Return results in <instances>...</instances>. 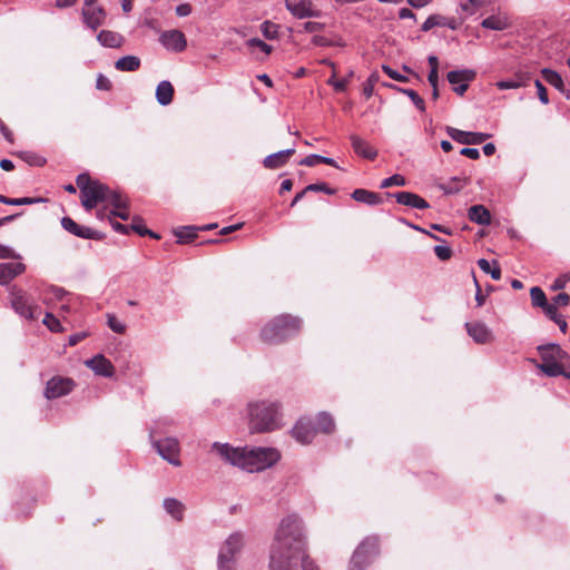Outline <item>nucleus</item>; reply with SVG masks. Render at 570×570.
I'll use <instances>...</instances> for the list:
<instances>
[{
	"instance_id": "1",
	"label": "nucleus",
	"mask_w": 570,
	"mask_h": 570,
	"mask_svg": "<svg viewBox=\"0 0 570 570\" xmlns=\"http://www.w3.org/2000/svg\"><path fill=\"white\" fill-rule=\"evenodd\" d=\"M271 570H320L308 554L302 519L296 514L283 518L275 532L269 553Z\"/></svg>"
},
{
	"instance_id": "2",
	"label": "nucleus",
	"mask_w": 570,
	"mask_h": 570,
	"mask_svg": "<svg viewBox=\"0 0 570 570\" xmlns=\"http://www.w3.org/2000/svg\"><path fill=\"white\" fill-rule=\"evenodd\" d=\"M212 451L226 463L250 473L266 470L281 459V453L275 448H234L228 443L214 442Z\"/></svg>"
},
{
	"instance_id": "3",
	"label": "nucleus",
	"mask_w": 570,
	"mask_h": 570,
	"mask_svg": "<svg viewBox=\"0 0 570 570\" xmlns=\"http://www.w3.org/2000/svg\"><path fill=\"white\" fill-rule=\"evenodd\" d=\"M81 194V205L86 210H91L100 202H107L115 208L126 207V199L117 190L92 180L88 174H79L76 179Z\"/></svg>"
},
{
	"instance_id": "4",
	"label": "nucleus",
	"mask_w": 570,
	"mask_h": 570,
	"mask_svg": "<svg viewBox=\"0 0 570 570\" xmlns=\"http://www.w3.org/2000/svg\"><path fill=\"white\" fill-rule=\"evenodd\" d=\"M248 415L252 433H265L279 428V405L276 402H252L248 404Z\"/></svg>"
},
{
	"instance_id": "5",
	"label": "nucleus",
	"mask_w": 570,
	"mask_h": 570,
	"mask_svg": "<svg viewBox=\"0 0 570 570\" xmlns=\"http://www.w3.org/2000/svg\"><path fill=\"white\" fill-rule=\"evenodd\" d=\"M302 327V320L292 315H279L267 323L261 331L265 343L277 344L295 335Z\"/></svg>"
},
{
	"instance_id": "6",
	"label": "nucleus",
	"mask_w": 570,
	"mask_h": 570,
	"mask_svg": "<svg viewBox=\"0 0 570 570\" xmlns=\"http://www.w3.org/2000/svg\"><path fill=\"white\" fill-rule=\"evenodd\" d=\"M244 547V535L232 533L222 544L218 552V570H234L237 556Z\"/></svg>"
},
{
	"instance_id": "7",
	"label": "nucleus",
	"mask_w": 570,
	"mask_h": 570,
	"mask_svg": "<svg viewBox=\"0 0 570 570\" xmlns=\"http://www.w3.org/2000/svg\"><path fill=\"white\" fill-rule=\"evenodd\" d=\"M158 424L156 423L155 428H151L149 431V438L151 440V444L156 452L169 464L174 466H180L181 462L179 460L180 445L176 438H165L163 440H155V434L158 432Z\"/></svg>"
},
{
	"instance_id": "8",
	"label": "nucleus",
	"mask_w": 570,
	"mask_h": 570,
	"mask_svg": "<svg viewBox=\"0 0 570 570\" xmlns=\"http://www.w3.org/2000/svg\"><path fill=\"white\" fill-rule=\"evenodd\" d=\"M379 553V539L367 537L354 551L348 570H364Z\"/></svg>"
},
{
	"instance_id": "9",
	"label": "nucleus",
	"mask_w": 570,
	"mask_h": 570,
	"mask_svg": "<svg viewBox=\"0 0 570 570\" xmlns=\"http://www.w3.org/2000/svg\"><path fill=\"white\" fill-rule=\"evenodd\" d=\"M10 305L17 314L26 320H36V311L38 306L29 297V295L17 286H12L9 291Z\"/></svg>"
},
{
	"instance_id": "10",
	"label": "nucleus",
	"mask_w": 570,
	"mask_h": 570,
	"mask_svg": "<svg viewBox=\"0 0 570 570\" xmlns=\"http://www.w3.org/2000/svg\"><path fill=\"white\" fill-rule=\"evenodd\" d=\"M73 386L71 379L55 376L47 382L45 396L49 400L61 397L70 393Z\"/></svg>"
},
{
	"instance_id": "11",
	"label": "nucleus",
	"mask_w": 570,
	"mask_h": 570,
	"mask_svg": "<svg viewBox=\"0 0 570 570\" xmlns=\"http://www.w3.org/2000/svg\"><path fill=\"white\" fill-rule=\"evenodd\" d=\"M316 434L317 429L308 417L299 419L292 429V436L301 444H309Z\"/></svg>"
},
{
	"instance_id": "12",
	"label": "nucleus",
	"mask_w": 570,
	"mask_h": 570,
	"mask_svg": "<svg viewBox=\"0 0 570 570\" xmlns=\"http://www.w3.org/2000/svg\"><path fill=\"white\" fill-rule=\"evenodd\" d=\"M538 351L542 362L562 363L566 365L570 362L569 354L566 351H563L558 344L550 343L546 345H540L538 346Z\"/></svg>"
},
{
	"instance_id": "13",
	"label": "nucleus",
	"mask_w": 570,
	"mask_h": 570,
	"mask_svg": "<svg viewBox=\"0 0 570 570\" xmlns=\"http://www.w3.org/2000/svg\"><path fill=\"white\" fill-rule=\"evenodd\" d=\"M286 9L296 18L320 17L321 12L314 9L311 0H285Z\"/></svg>"
},
{
	"instance_id": "14",
	"label": "nucleus",
	"mask_w": 570,
	"mask_h": 570,
	"mask_svg": "<svg viewBox=\"0 0 570 570\" xmlns=\"http://www.w3.org/2000/svg\"><path fill=\"white\" fill-rule=\"evenodd\" d=\"M446 132L453 140L463 145H478L490 138L489 134L463 131L453 127H448Z\"/></svg>"
},
{
	"instance_id": "15",
	"label": "nucleus",
	"mask_w": 570,
	"mask_h": 570,
	"mask_svg": "<svg viewBox=\"0 0 570 570\" xmlns=\"http://www.w3.org/2000/svg\"><path fill=\"white\" fill-rule=\"evenodd\" d=\"M160 43L167 49L175 52H180L186 48L185 35L179 30L164 31L159 37Z\"/></svg>"
},
{
	"instance_id": "16",
	"label": "nucleus",
	"mask_w": 570,
	"mask_h": 570,
	"mask_svg": "<svg viewBox=\"0 0 570 570\" xmlns=\"http://www.w3.org/2000/svg\"><path fill=\"white\" fill-rule=\"evenodd\" d=\"M81 16L83 23L92 30H96L98 27H100L106 19V12L102 7L95 4H83Z\"/></svg>"
},
{
	"instance_id": "17",
	"label": "nucleus",
	"mask_w": 570,
	"mask_h": 570,
	"mask_svg": "<svg viewBox=\"0 0 570 570\" xmlns=\"http://www.w3.org/2000/svg\"><path fill=\"white\" fill-rule=\"evenodd\" d=\"M85 365L95 374L104 377H112L115 374L112 363L102 354H97L92 358L86 360Z\"/></svg>"
},
{
	"instance_id": "18",
	"label": "nucleus",
	"mask_w": 570,
	"mask_h": 570,
	"mask_svg": "<svg viewBox=\"0 0 570 570\" xmlns=\"http://www.w3.org/2000/svg\"><path fill=\"white\" fill-rule=\"evenodd\" d=\"M511 24L512 22L509 14L501 9H498L495 13H492L481 21L482 28L494 31L507 30Z\"/></svg>"
},
{
	"instance_id": "19",
	"label": "nucleus",
	"mask_w": 570,
	"mask_h": 570,
	"mask_svg": "<svg viewBox=\"0 0 570 570\" xmlns=\"http://www.w3.org/2000/svg\"><path fill=\"white\" fill-rule=\"evenodd\" d=\"M465 328L468 334L473 338V341L478 344H485L493 341L492 331L481 322L474 323H465Z\"/></svg>"
},
{
	"instance_id": "20",
	"label": "nucleus",
	"mask_w": 570,
	"mask_h": 570,
	"mask_svg": "<svg viewBox=\"0 0 570 570\" xmlns=\"http://www.w3.org/2000/svg\"><path fill=\"white\" fill-rule=\"evenodd\" d=\"M389 195L394 197L399 204L411 208L426 209L430 207L429 203L424 198L411 191H399Z\"/></svg>"
},
{
	"instance_id": "21",
	"label": "nucleus",
	"mask_w": 570,
	"mask_h": 570,
	"mask_svg": "<svg viewBox=\"0 0 570 570\" xmlns=\"http://www.w3.org/2000/svg\"><path fill=\"white\" fill-rule=\"evenodd\" d=\"M295 154V147H291L277 153L271 154L264 158L263 165L268 169H276L284 166L288 158Z\"/></svg>"
},
{
	"instance_id": "22",
	"label": "nucleus",
	"mask_w": 570,
	"mask_h": 570,
	"mask_svg": "<svg viewBox=\"0 0 570 570\" xmlns=\"http://www.w3.org/2000/svg\"><path fill=\"white\" fill-rule=\"evenodd\" d=\"M26 269L21 262L0 264V285H7L16 276L22 274Z\"/></svg>"
},
{
	"instance_id": "23",
	"label": "nucleus",
	"mask_w": 570,
	"mask_h": 570,
	"mask_svg": "<svg viewBox=\"0 0 570 570\" xmlns=\"http://www.w3.org/2000/svg\"><path fill=\"white\" fill-rule=\"evenodd\" d=\"M475 73H446L448 81L452 85L453 91L463 95Z\"/></svg>"
},
{
	"instance_id": "24",
	"label": "nucleus",
	"mask_w": 570,
	"mask_h": 570,
	"mask_svg": "<svg viewBox=\"0 0 570 570\" xmlns=\"http://www.w3.org/2000/svg\"><path fill=\"white\" fill-rule=\"evenodd\" d=\"M246 47L250 55L257 59H265L272 52V46L258 38H250L246 41Z\"/></svg>"
},
{
	"instance_id": "25",
	"label": "nucleus",
	"mask_w": 570,
	"mask_h": 570,
	"mask_svg": "<svg viewBox=\"0 0 570 570\" xmlns=\"http://www.w3.org/2000/svg\"><path fill=\"white\" fill-rule=\"evenodd\" d=\"M468 217L472 223L488 226L491 224V214L483 205H473L468 210Z\"/></svg>"
},
{
	"instance_id": "26",
	"label": "nucleus",
	"mask_w": 570,
	"mask_h": 570,
	"mask_svg": "<svg viewBox=\"0 0 570 570\" xmlns=\"http://www.w3.org/2000/svg\"><path fill=\"white\" fill-rule=\"evenodd\" d=\"M97 40L107 48H120L125 42V38L120 33L111 30H101L97 35Z\"/></svg>"
},
{
	"instance_id": "27",
	"label": "nucleus",
	"mask_w": 570,
	"mask_h": 570,
	"mask_svg": "<svg viewBox=\"0 0 570 570\" xmlns=\"http://www.w3.org/2000/svg\"><path fill=\"white\" fill-rule=\"evenodd\" d=\"M351 141L352 147L357 155L371 160L376 158L377 151L358 136H351Z\"/></svg>"
},
{
	"instance_id": "28",
	"label": "nucleus",
	"mask_w": 570,
	"mask_h": 570,
	"mask_svg": "<svg viewBox=\"0 0 570 570\" xmlns=\"http://www.w3.org/2000/svg\"><path fill=\"white\" fill-rule=\"evenodd\" d=\"M174 95V87L170 81L163 80L156 88V99L159 105L167 106L171 102Z\"/></svg>"
},
{
	"instance_id": "29",
	"label": "nucleus",
	"mask_w": 570,
	"mask_h": 570,
	"mask_svg": "<svg viewBox=\"0 0 570 570\" xmlns=\"http://www.w3.org/2000/svg\"><path fill=\"white\" fill-rule=\"evenodd\" d=\"M351 196L356 202L364 203V204L372 205V206L379 205L382 203V198H381L380 194L370 191L366 189H362V188L355 189Z\"/></svg>"
},
{
	"instance_id": "30",
	"label": "nucleus",
	"mask_w": 570,
	"mask_h": 570,
	"mask_svg": "<svg viewBox=\"0 0 570 570\" xmlns=\"http://www.w3.org/2000/svg\"><path fill=\"white\" fill-rule=\"evenodd\" d=\"M567 365L562 363H549L542 362L538 365V368L542 371L547 376L556 377V376H564L569 374L570 371L566 370Z\"/></svg>"
},
{
	"instance_id": "31",
	"label": "nucleus",
	"mask_w": 570,
	"mask_h": 570,
	"mask_svg": "<svg viewBox=\"0 0 570 570\" xmlns=\"http://www.w3.org/2000/svg\"><path fill=\"white\" fill-rule=\"evenodd\" d=\"M315 428L317 429V433L322 432L325 434H330L335 430V423L333 416L327 412L318 413L316 417Z\"/></svg>"
},
{
	"instance_id": "32",
	"label": "nucleus",
	"mask_w": 570,
	"mask_h": 570,
	"mask_svg": "<svg viewBox=\"0 0 570 570\" xmlns=\"http://www.w3.org/2000/svg\"><path fill=\"white\" fill-rule=\"evenodd\" d=\"M197 226H181L174 230V234L177 237V243L179 244L193 242L197 237Z\"/></svg>"
},
{
	"instance_id": "33",
	"label": "nucleus",
	"mask_w": 570,
	"mask_h": 570,
	"mask_svg": "<svg viewBox=\"0 0 570 570\" xmlns=\"http://www.w3.org/2000/svg\"><path fill=\"white\" fill-rule=\"evenodd\" d=\"M164 508L175 520H181L184 514V505L174 498H167L164 501Z\"/></svg>"
},
{
	"instance_id": "34",
	"label": "nucleus",
	"mask_w": 570,
	"mask_h": 570,
	"mask_svg": "<svg viewBox=\"0 0 570 570\" xmlns=\"http://www.w3.org/2000/svg\"><path fill=\"white\" fill-rule=\"evenodd\" d=\"M466 185L465 178L452 177L440 185V189L446 195L459 193Z\"/></svg>"
},
{
	"instance_id": "35",
	"label": "nucleus",
	"mask_w": 570,
	"mask_h": 570,
	"mask_svg": "<svg viewBox=\"0 0 570 570\" xmlns=\"http://www.w3.org/2000/svg\"><path fill=\"white\" fill-rule=\"evenodd\" d=\"M115 67L121 71H135L140 67V59L136 56H125L115 62Z\"/></svg>"
},
{
	"instance_id": "36",
	"label": "nucleus",
	"mask_w": 570,
	"mask_h": 570,
	"mask_svg": "<svg viewBox=\"0 0 570 570\" xmlns=\"http://www.w3.org/2000/svg\"><path fill=\"white\" fill-rule=\"evenodd\" d=\"M68 295L69 293L65 291L62 287L51 285L45 292L43 302L46 304L52 302H62L65 301V297Z\"/></svg>"
},
{
	"instance_id": "37",
	"label": "nucleus",
	"mask_w": 570,
	"mask_h": 570,
	"mask_svg": "<svg viewBox=\"0 0 570 570\" xmlns=\"http://www.w3.org/2000/svg\"><path fill=\"white\" fill-rule=\"evenodd\" d=\"M317 163H323V164H326V165H330V166H333V167H337L336 161L333 158L321 156V155H316V154H312V155L306 156L305 158H303L299 161V165L313 167Z\"/></svg>"
},
{
	"instance_id": "38",
	"label": "nucleus",
	"mask_w": 570,
	"mask_h": 570,
	"mask_svg": "<svg viewBox=\"0 0 570 570\" xmlns=\"http://www.w3.org/2000/svg\"><path fill=\"white\" fill-rule=\"evenodd\" d=\"M493 264L495 265L494 267H492L491 263L485 258H480L478 261V266L482 272L490 274L494 281H499L501 279V268L499 267L495 261L493 262Z\"/></svg>"
},
{
	"instance_id": "39",
	"label": "nucleus",
	"mask_w": 570,
	"mask_h": 570,
	"mask_svg": "<svg viewBox=\"0 0 570 570\" xmlns=\"http://www.w3.org/2000/svg\"><path fill=\"white\" fill-rule=\"evenodd\" d=\"M495 85L500 90L517 89L524 86L525 80L522 73H517L515 78L509 80H501L498 81Z\"/></svg>"
},
{
	"instance_id": "40",
	"label": "nucleus",
	"mask_w": 570,
	"mask_h": 570,
	"mask_svg": "<svg viewBox=\"0 0 570 570\" xmlns=\"http://www.w3.org/2000/svg\"><path fill=\"white\" fill-rule=\"evenodd\" d=\"M530 296L533 306L543 308L549 304L544 292L538 286L530 289Z\"/></svg>"
},
{
	"instance_id": "41",
	"label": "nucleus",
	"mask_w": 570,
	"mask_h": 570,
	"mask_svg": "<svg viewBox=\"0 0 570 570\" xmlns=\"http://www.w3.org/2000/svg\"><path fill=\"white\" fill-rule=\"evenodd\" d=\"M40 198L22 197V198H8L0 194V203L11 206L31 205L40 202Z\"/></svg>"
},
{
	"instance_id": "42",
	"label": "nucleus",
	"mask_w": 570,
	"mask_h": 570,
	"mask_svg": "<svg viewBox=\"0 0 570 570\" xmlns=\"http://www.w3.org/2000/svg\"><path fill=\"white\" fill-rule=\"evenodd\" d=\"M445 23V17L441 14H431L428 17V19L424 21V23L421 27V30L426 32L431 30L434 27H443Z\"/></svg>"
},
{
	"instance_id": "43",
	"label": "nucleus",
	"mask_w": 570,
	"mask_h": 570,
	"mask_svg": "<svg viewBox=\"0 0 570 570\" xmlns=\"http://www.w3.org/2000/svg\"><path fill=\"white\" fill-rule=\"evenodd\" d=\"M279 26L272 21H264L261 24V31L266 39H276L278 36Z\"/></svg>"
},
{
	"instance_id": "44",
	"label": "nucleus",
	"mask_w": 570,
	"mask_h": 570,
	"mask_svg": "<svg viewBox=\"0 0 570 570\" xmlns=\"http://www.w3.org/2000/svg\"><path fill=\"white\" fill-rule=\"evenodd\" d=\"M42 323L51 331L60 333L63 331L60 321L51 313H46Z\"/></svg>"
},
{
	"instance_id": "45",
	"label": "nucleus",
	"mask_w": 570,
	"mask_h": 570,
	"mask_svg": "<svg viewBox=\"0 0 570 570\" xmlns=\"http://www.w3.org/2000/svg\"><path fill=\"white\" fill-rule=\"evenodd\" d=\"M406 184L405 178L402 175L395 174L391 177L383 179L380 184L381 188H389L392 186H404Z\"/></svg>"
},
{
	"instance_id": "46",
	"label": "nucleus",
	"mask_w": 570,
	"mask_h": 570,
	"mask_svg": "<svg viewBox=\"0 0 570 570\" xmlns=\"http://www.w3.org/2000/svg\"><path fill=\"white\" fill-rule=\"evenodd\" d=\"M77 237L83 239H101L102 234L98 230L91 229L89 227L79 226V232L76 234Z\"/></svg>"
},
{
	"instance_id": "47",
	"label": "nucleus",
	"mask_w": 570,
	"mask_h": 570,
	"mask_svg": "<svg viewBox=\"0 0 570 570\" xmlns=\"http://www.w3.org/2000/svg\"><path fill=\"white\" fill-rule=\"evenodd\" d=\"M546 76V81L558 89L561 92H564V85L561 73H543Z\"/></svg>"
},
{
	"instance_id": "48",
	"label": "nucleus",
	"mask_w": 570,
	"mask_h": 570,
	"mask_svg": "<svg viewBox=\"0 0 570 570\" xmlns=\"http://www.w3.org/2000/svg\"><path fill=\"white\" fill-rule=\"evenodd\" d=\"M0 259H21V256L12 247L0 244Z\"/></svg>"
},
{
	"instance_id": "49",
	"label": "nucleus",
	"mask_w": 570,
	"mask_h": 570,
	"mask_svg": "<svg viewBox=\"0 0 570 570\" xmlns=\"http://www.w3.org/2000/svg\"><path fill=\"white\" fill-rule=\"evenodd\" d=\"M108 326L117 334H122L126 330V325L112 314H108Z\"/></svg>"
},
{
	"instance_id": "50",
	"label": "nucleus",
	"mask_w": 570,
	"mask_h": 570,
	"mask_svg": "<svg viewBox=\"0 0 570 570\" xmlns=\"http://www.w3.org/2000/svg\"><path fill=\"white\" fill-rule=\"evenodd\" d=\"M327 83L333 86L336 91H344L348 83V78L345 77L342 79H337L336 73H332V76L327 80Z\"/></svg>"
},
{
	"instance_id": "51",
	"label": "nucleus",
	"mask_w": 570,
	"mask_h": 570,
	"mask_svg": "<svg viewBox=\"0 0 570 570\" xmlns=\"http://www.w3.org/2000/svg\"><path fill=\"white\" fill-rule=\"evenodd\" d=\"M324 28V24L316 21H307L299 24V31H305L308 33L318 32Z\"/></svg>"
},
{
	"instance_id": "52",
	"label": "nucleus",
	"mask_w": 570,
	"mask_h": 570,
	"mask_svg": "<svg viewBox=\"0 0 570 570\" xmlns=\"http://www.w3.org/2000/svg\"><path fill=\"white\" fill-rule=\"evenodd\" d=\"M403 92L410 97V99L416 106L417 109H420L421 111L425 109L424 100L420 97V95L416 91L412 89H404Z\"/></svg>"
},
{
	"instance_id": "53",
	"label": "nucleus",
	"mask_w": 570,
	"mask_h": 570,
	"mask_svg": "<svg viewBox=\"0 0 570 570\" xmlns=\"http://www.w3.org/2000/svg\"><path fill=\"white\" fill-rule=\"evenodd\" d=\"M434 253L436 257L441 261H448L452 256V249L445 245H436L434 247Z\"/></svg>"
},
{
	"instance_id": "54",
	"label": "nucleus",
	"mask_w": 570,
	"mask_h": 570,
	"mask_svg": "<svg viewBox=\"0 0 570 570\" xmlns=\"http://www.w3.org/2000/svg\"><path fill=\"white\" fill-rule=\"evenodd\" d=\"M61 226L69 232L70 234L75 235L77 232H79V224H77L72 218L70 217H62L61 219Z\"/></svg>"
},
{
	"instance_id": "55",
	"label": "nucleus",
	"mask_w": 570,
	"mask_h": 570,
	"mask_svg": "<svg viewBox=\"0 0 570 570\" xmlns=\"http://www.w3.org/2000/svg\"><path fill=\"white\" fill-rule=\"evenodd\" d=\"M377 80H379L377 73H371V77L368 78V80L366 81V83L363 87V95L366 98H370L373 95L374 85Z\"/></svg>"
},
{
	"instance_id": "56",
	"label": "nucleus",
	"mask_w": 570,
	"mask_h": 570,
	"mask_svg": "<svg viewBox=\"0 0 570 570\" xmlns=\"http://www.w3.org/2000/svg\"><path fill=\"white\" fill-rule=\"evenodd\" d=\"M306 193L307 191H323L325 194L332 195L334 193L333 189H331L325 183L321 184H311L305 187Z\"/></svg>"
},
{
	"instance_id": "57",
	"label": "nucleus",
	"mask_w": 570,
	"mask_h": 570,
	"mask_svg": "<svg viewBox=\"0 0 570 570\" xmlns=\"http://www.w3.org/2000/svg\"><path fill=\"white\" fill-rule=\"evenodd\" d=\"M546 315L557 323L558 320H560L562 316L558 313L557 306L554 304H548L546 307L542 308Z\"/></svg>"
},
{
	"instance_id": "58",
	"label": "nucleus",
	"mask_w": 570,
	"mask_h": 570,
	"mask_svg": "<svg viewBox=\"0 0 570 570\" xmlns=\"http://www.w3.org/2000/svg\"><path fill=\"white\" fill-rule=\"evenodd\" d=\"M129 228L140 236H146L147 233H149V229L141 224L139 218L134 219L132 223L129 225Z\"/></svg>"
},
{
	"instance_id": "59",
	"label": "nucleus",
	"mask_w": 570,
	"mask_h": 570,
	"mask_svg": "<svg viewBox=\"0 0 570 570\" xmlns=\"http://www.w3.org/2000/svg\"><path fill=\"white\" fill-rule=\"evenodd\" d=\"M96 88L99 90H109L111 88V82L102 73H99L96 80Z\"/></svg>"
},
{
	"instance_id": "60",
	"label": "nucleus",
	"mask_w": 570,
	"mask_h": 570,
	"mask_svg": "<svg viewBox=\"0 0 570 570\" xmlns=\"http://www.w3.org/2000/svg\"><path fill=\"white\" fill-rule=\"evenodd\" d=\"M535 87L538 89V97L540 101L544 105L549 102L548 94L546 87L542 85L540 80H535Z\"/></svg>"
},
{
	"instance_id": "61",
	"label": "nucleus",
	"mask_w": 570,
	"mask_h": 570,
	"mask_svg": "<svg viewBox=\"0 0 570 570\" xmlns=\"http://www.w3.org/2000/svg\"><path fill=\"white\" fill-rule=\"evenodd\" d=\"M444 73H428V80L430 85L433 88V97L438 98V81L440 79V76H443Z\"/></svg>"
},
{
	"instance_id": "62",
	"label": "nucleus",
	"mask_w": 570,
	"mask_h": 570,
	"mask_svg": "<svg viewBox=\"0 0 570 570\" xmlns=\"http://www.w3.org/2000/svg\"><path fill=\"white\" fill-rule=\"evenodd\" d=\"M460 154L462 156H465V157L471 158V159H479L480 158V151L476 148L464 147V148L461 149Z\"/></svg>"
},
{
	"instance_id": "63",
	"label": "nucleus",
	"mask_w": 570,
	"mask_h": 570,
	"mask_svg": "<svg viewBox=\"0 0 570 570\" xmlns=\"http://www.w3.org/2000/svg\"><path fill=\"white\" fill-rule=\"evenodd\" d=\"M118 210H111L110 215L115 217H119L122 220H128L130 217V214L128 212V204L126 203V207L117 208Z\"/></svg>"
},
{
	"instance_id": "64",
	"label": "nucleus",
	"mask_w": 570,
	"mask_h": 570,
	"mask_svg": "<svg viewBox=\"0 0 570 570\" xmlns=\"http://www.w3.org/2000/svg\"><path fill=\"white\" fill-rule=\"evenodd\" d=\"M570 302V296L567 293H560L557 296L553 297V303L556 306L561 305L566 306Z\"/></svg>"
}]
</instances>
